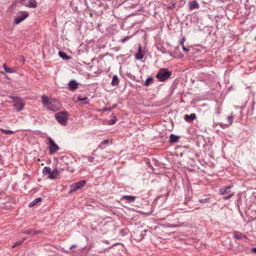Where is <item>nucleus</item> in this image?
<instances>
[{
	"label": "nucleus",
	"instance_id": "nucleus-1",
	"mask_svg": "<svg viewBox=\"0 0 256 256\" xmlns=\"http://www.w3.org/2000/svg\"><path fill=\"white\" fill-rule=\"evenodd\" d=\"M172 72L168 70L166 68H160L158 72L156 78L160 82H164L168 80L172 75Z\"/></svg>",
	"mask_w": 256,
	"mask_h": 256
},
{
	"label": "nucleus",
	"instance_id": "nucleus-2",
	"mask_svg": "<svg viewBox=\"0 0 256 256\" xmlns=\"http://www.w3.org/2000/svg\"><path fill=\"white\" fill-rule=\"evenodd\" d=\"M68 114L66 111L59 112L55 114L57 121L62 125L66 126L68 123Z\"/></svg>",
	"mask_w": 256,
	"mask_h": 256
},
{
	"label": "nucleus",
	"instance_id": "nucleus-3",
	"mask_svg": "<svg viewBox=\"0 0 256 256\" xmlns=\"http://www.w3.org/2000/svg\"><path fill=\"white\" fill-rule=\"evenodd\" d=\"M14 108L17 112H20L24 109V102L22 98L18 96L12 97Z\"/></svg>",
	"mask_w": 256,
	"mask_h": 256
},
{
	"label": "nucleus",
	"instance_id": "nucleus-4",
	"mask_svg": "<svg viewBox=\"0 0 256 256\" xmlns=\"http://www.w3.org/2000/svg\"><path fill=\"white\" fill-rule=\"evenodd\" d=\"M28 16V14L27 12H18L16 16L14 18V22L15 24H18L24 20Z\"/></svg>",
	"mask_w": 256,
	"mask_h": 256
},
{
	"label": "nucleus",
	"instance_id": "nucleus-5",
	"mask_svg": "<svg viewBox=\"0 0 256 256\" xmlns=\"http://www.w3.org/2000/svg\"><path fill=\"white\" fill-rule=\"evenodd\" d=\"M48 140L50 143L49 152L50 154H53L59 150V146L54 142V140L51 138H48Z\"/></svg>",
	"mask_w": 256,
	"mask_h": 256
},
{
	"label": "nucleus",
	"instance_id": "nucleus-6",
	"mask_svg": "<svg viewBox=\"0 0 256 256\" xmlns=\"http://www.w3.org/2000/svg\"><path fill=\"white\" fill-rule=\"evenodd\" d=\"M60 174V172L57 168H55L52 171L51 170L50 176L48 178L50 180H54L58 178Z\"/></svg>",
	"mask_w": 256,
	"mask_h": 256
},
{
	"label": "nucleus",
	"instance_id": "nucleus-7",
	"mask_svg": "<svg viewBox=\"0 0 256 256\" xmlns=\"http://www.w3.org/2000/svg\"><path fill=\"white\" fill-rule=\"evenodd\" d=\"M233 236L235 239L238 240H242L246 238V236L245 234L238 231H234L233 232Z\"/></svg>",
	"mask_w": 256,
	"mask_h": 256
},
{
	"label": "nucleus",
	"instance_id": "nucleus-8",
	"mask_svg": "<svg viewBox=\"0 0 256 256\" xmlns=\"http://www.w3.org/2000/svg\"><path fill=\"white\" fill-rule=\"evenodd\" d=\"M78 88V83L75 80H72L68 84V88L71 91H74Z\"/></svg>",
	"mask_w": 256,
	"mask_h": 256
},
{
	"label": "nucleus",
	"instance_id": "nucleus-9",
	"mask_svg": "<svg viewBox=\"0 0 256 256\" xmlns=\"http://www.w3.org/2000/svg\"><path fill=\"white\" fill-rule=\"evenodd\" d=\"M179 51L180 47L177 46L174 49V54H170L174 58H180L182 56V54L180 52H179Z\"/></svg>",
	"mask_w": 256,
	"mask_h": 256
},
{
	"label": "nucleus",
	"instance_id": "nucleus-10",
	"mask_svg": "<svg viewBox=\"0 0 256 256\" xmlns=\"http://www.w3.org/2000/svg\"><path fill=\"white\" fill-rule=\"evenodd\" d=\"M144 55V54L142 52V46L140 45L138 48V52L135 54V58L138 60H140L143 58Z\"/></svg>",
	"mask_w": 256,
	"mask_h": 256
},
{
	"label": "nucleus",
	"instance_id": "nucleus-11",
	"mask_svg": "<svg viewBox=\"0 0 256 256\" xmlns=\"http://www.w3.org/2000/svg\"><path fill=\"white\" fill-rule=\"evenodd\" d=\"M196 118V114L194 113H192L190 114H185L184 120L187 122L193 121Z\"/></svg>",
	"mask_w": 256,
	"mask_h": 256
},
{
	"label": "nucleus",
	"instance_id": "nucleus-12",
	"mask_svg": "<svg viewBox=\"0 0 256 256\" xmlns=\"http://www.w3.org/2000/svg\"><path fill=\"white\" fill-rule=\"evenodd\" d=\"M56 102V99L52 100L48 104L45 106V108L50 110H52V111L56 110V108L54 106V104H53V102Z\"/></svg>",
	"mask_w": 256,
	"mask_h": 256
},
{
	"label": "nucleus",
	"instance_id": "nucleus-13",
	"mask_svg": "<svg viewBox=\"0 0 256 256\" xmlns=\"http://www.w3.org/2000/svg\"><path fill=\"white\" fill-rule=\"evenodd\" d=\"M232 188V186H223L220 190V194L222 196L225 195L226 194L230 192L228 190Z\"/></svg>",
	"mask_w": 256,
	"mask_h": 256
},
{
	"label": "nucleus",
	"instance_id": "nucleus-14",
	"mask_svg": "<svg viewBox=\"0 0 256 256\" xmlns=\"http://www.w3.org/2000/svg\"><path fill=\"white\" fill-rule=\"evenodd\" d=\"M199 6V4L196 0H192L190 2L188 8L190 10H192L194 8H198Z\"/></svg>",
	"mask_w": 256,
	"mask_h": 256
},
{
	"label": "nucleus",
	"instance_id": "nucleus-15",
	"mask_svg": "<svg viewBox=\"0 0 256 256\" xmlns=\"http://www.w3.org/2000/svg\"><path fill=\"white\" fill-rule=\"evenodd\" d=\"M136 196H124L121 200H125L128 202H132L136 200Z\"/></svg>",
	"mask_w": 256,
	"mask_h": 256
},
{
	"label": "nucleus",
	"instance_id": "nucleus-16",
	"mask_svg": "<svg viewBox=\"0 0 256 256\" xmlns=\"http://www.w3.org/2000/svg\"><path fill=\"white\" fill-rule=\"evenodd\" d=\"M41 232H42L40 230H28L24 232L23 233L26 234H30V235L33 236L34 234H40Z\"/></svg>",
	"mask_w": 256,
	"mask_h": 256
},
{
	"label": "nucleus",
	"instance_id": "nucleus-17",
	"mask_svg": "<svg viewBox=\"0 0 256 256\" xmlns=\"http://www.w3.org/2000/svg\"><path fill=\"white\" fill-rule=\"evenodd\" d=\"M28 7L31 8H34L36 7L38 4L36 0H28Z\"/></svg>",
	"mask_w": 256,
	"mask_h": 256
},
{
	"label": "nucleus",
	"instance_id": "nucleus-18",
	"mask_svg": "<svg viewBox=\"0 0 256 256\" xmlns=\"http://www.w3.org/2000/svg\"><path fill=\"white\" fill-rule=\"evenodd\" d=\"M112 118L109 120L108 122V125H113L116 124V118L114 113H112L110 116Z\"/></svg>",
	"mask_w": 256,
	"mask_h": 256
},
{
	"label": "nucleus",
	"instance_id": "nucleus-19",
	"mask_svg": "<svg viewBox=\"0 0 256 256\" xmlns=\"http://www.w3.org/2000/svg\"><path fill=\"white\" fill-rule=\"evenodd\" d=\"M86 184V181L84 180H80L77 182H76L75 184L76 185V188L78 190L82 188Z\"/></svg>",
	"mask_w": 256,
	"mask_h": 256
},
{
	"label": "nucleus",
	"instance_id": "nucleus-20",
	"mask_svg": "<svg viewBox=\"0 0 256 256\" xmlns=\"http://www.w3.org/2000/svg\"><path fill=\"white\" fill-rule=\"evenodd\" d=\"M50 102L48 96L43 95L42 98V102L44 106L45 107Z\"/></svg>",
	"mask_w": 256,
	"mask_h": 256
},
{
	"label": "nucleus",
	"instance_id": "nucleus-21",
	"mask_svg": "<svg viewBox=\"0 0 256 256\" xmlns=\"http://www.w3.org/2000/svg\"><path fill=\"white\" fill-rule=\"evenodd\" d=\"M179 138L174 134H171L170 136V142L172 143L178 142Z\"/></svg>",
	"mask_w": 256,
	"mask_h": 256
},
{
	"label": "nucleus",
	"instance_id": "nucleus-22",
	"mask_svg": "<svg viewBox=\"0 0 256 256\" xmlns=\"http://www.w3.org/2000/svg\"><path fill=\"white\" fill-rule=\"evenodd\" d=\"M119 80L116 75H114L112 81V84L114 86H117L118 84Z\"/></svg>",
	"mask_w": 256,
	"mask_h": 256
},
{
	"label": "nucleus",
	"instance_id": "nucleus-23",
	"mask_svg": "<svg viewBox=\"0 0 256 256\" xmlns=\"http://www.w3.org/2000/svg\"><path fill=\"white\" fill-rule=\"evenodd\" d=\"M51 172V168L49 166H45L42 170V173L44 175H48L50 176V174Z\"/></svg>",
	"mask_w": 256,
	"mask_h": 256
},
{
	"label": "nucleus",
	"instance_id": "nucleus-24",
	"mask_svg": "<svg viewBox=\"0 0 256 256\" xmlns=\"http://www.w3.org/2000/svg\"><path fill=\"white\" fill-rule=\"evenodd\" d=\"M42 201V198H38L32 201L28 205L30 207H32L35 206L36 204Z\"/></svg>",
	"mask_w": 256,
	"mask_h": 256
},
{
	"label": "nucleus",
	"instance_id": "nucleus-25",
	"mask_svg": "<svg viewBox=\"0 0 256 256\" xmlns=\"http://www.w3.org/2000/svg\"><path fill=\"white\" fill-rule=\"evenodd\" d=\"M58 54H59L60 56V58H63L64 60H68L70 59V56H68L66 53H65L63 52L60 51L58 52Z\"/></svg>",
	"mask_w": 256,
	"mask_h": 256
},
{
	"label": "nucleus",
	"instance_id": "nucleus-26",
	"mask_svg": "<svg viewBox=\"0 0 256 256\" xmlns=\"http://www.w3.org/2000/svg\"><path fill=\"white\" fill-rule=\"evenodd\" d=\"M109 140H105L101 142L100 144L98 146L97 150L98 148L103 149L104 148L103 146L104 145H107L109 143Z\"/></svg>",
	"mask_w": 256,
	"mask_h": 256
},
{
	"label": "nucleus",
	"instance_id": "nucleus-27",
	"mask_svg": "<svg viewBox=\"0 0 256 256\" xmlns=\"http://www.w3.org/2000/svg\"><path fill=\"white\" fill-rule=\"evenodd\" d=\"M154 79L152 77H149L147 78L144 82V86H148L150 84H152L154 82Z\"/></svg>",
	"mask_w": 256,
	"mask_h": 256
},
{
	"label": "nucleus",
	"instance_id": "nucleus-28",
	"mask_svg": "<svg viewBox=\"0 0 256 256\" xmlns=\"http://www.w3.org/2000/svg\"><path fill=\"white\" fill-rule=\"evenodd\" d=\"M26 240V238H23L22 240L16 242L12 246V248H14L16 246L22 244L24 241Z\"/></svg>",
	"mask_w": 256,
	"mask_h": 256
},
{
	"label": "nucleus",
	"instance_id": "nucleus-29",
	"mask_svg": "<svg viewBox=\"0 0 256 256\" xmlns=\"http://www.w3.org/2000/svg\"><path fill=\"white\" fill-rule=\"evenodd\" d=\"M78 190V188L76 186V185L75 183H74L72 185L70 186V190L69 192V193H72L73 192H76V190Z\"/></svg>",
	"mask_w": 256,
	"mask_h": 256
},
{
	"label": "nucleus",
	"instance_id": "nucleus-30",
	"mask_svg": "<svg viewBox=\"0 0 256 256\" xmlns=\"http://www.w3.org/2000/svg\"><path fill=\"white\" fill-rule=\"evenodd\" d=\"M138 234H139L138 231H137L136 232H134V235H133V237L137 241H140L144 238L143 236H140V238H138Z\"/></svg>",
	"mask_w": 256,
	"mask_h": 256
},
{
	"label": "nucleus",
	"instance_id": "nucleus-31",
	"mask_svg": "<svg viewBox=\"0 0 256 256\" xmlns=\"http://www.w3.org/2000/svg\"><path fill=\"white\" fill-rule=\"evenodd\" d=\"M2 66L4 69L5 72L7 73L11 74L14 72V71L9 68L6 64H4Z\"/></svg>",
	"mask_w": 256,
	"mask_h": 256
},
{
	"label": "nucleus",
	"instance_id": "nucleus-32",
	"mask_svg": "<svg viewBox=\"0 0 256 256\" xmlns=\"http://www.w3.org/2000/svg\"><path fill=\"white\" fill-rule=\"evenodd\" d=\"M0 131L4 134H13L14 133V131L10 130H6L2 128L0 129Z\"/></svg>",
	"mask_w": 256,
	"mask_h": 256
},
{
	"label": "nucleus",
	"instance_id": "nucleus-33",
	"mask_svg": "<svg viewBox=\"0 0 256 256\" xmlns=\"http://www.w3.org/2000/svg\"><path fill=\"white\" fill-rule=\"evenodd\" d=\"M234 116L232 114H230V116H228V124H226L228 126H230L233 122Z\"/></svg>",
	"mask_w": 256,
	"mask_h": 256
},
{
	"label": "nucleus",
	"instance_id": "nucleus-34",
	"mask_svg": "<svg viewBox=\"0 0 256 256\" xmlns=\"http://www.w3.org/2000/svg\"><path fill=\"white\" fill-rule=\"evenodd\" d=\"M210 201V198H201L198 200V202L200 203H208Z\"/></svg>",
	"mask_w": 256,
	"mask_h": 256
},
{
	"label": "nucleus",
	"instance_id": "nucleus-35",
	"mask_svg": "<svg viewBox=\"0 0 256 256\" xmlns=\"http://www.w3.org/2000/svg\"><path fill=\"white\" fill-rule=\"evenodd\" d=\"M78 99L80 101H85V102H84L85 104H87L88 103V102L86 100H88L87 97H84V98H80V97H78Z\"/></svg>",
	"mask_w": 256,
	"mask_h": 256
},
{
	"label": "nucleus",
	"instance_id": "nucleus-36",
	"mask_svg": "<svg viewBox=\"0 0 256 256\" xmlns=\"http://www.w3.org/2000/svg\"><path fill=\"white\" fill-rule=\"evenodd\" d=\"M234 195V193H232L228 196H224L223 197V199L224 200H227L230 199Z\"/></svg>",
	"mask_w": 256,
	"mask_h": 256
},
{
	"label": "nucleus",
	"instance_id": "nucleus-37",
	"mask_svg": "<svg viewBox=\"0 0 256 256\" xmlns=\"http://www.w3.org/2000/svg\"><path fill=\"white\" fill-rule=\"evenodd\" d=\"M132 38V36H128L121 40V42L124 43Z\"/></svg>",
	"mask_w": 256,
	"mask_h": 256
},
{
	"label": "nucleus",
	"instance_id": "nucleus-38",
	"mask_svg": "<svg viewBox=\"0 0 256 256\" xmlns=\"http://www.w3.org/2000/svg\"><path fill=\"white\" fill-rule=\"evenodd\" d=\"M88 160L90 162H95L94 158L92 156H88L87 157Z\"/></svg>",
	"mask_w": 256,
	"mask_h": 256
},
{
	"label": "nucleus",
	"instance_id": "nucleus-39",
	"mask_svg": "<svg viewBox=\"0 0 256 256\" xmlns=\"http://www.w3.org/2000/svg\"><path fill=\"white\" fill-rule=\"evenodd\" d=\"M20 2L22 4L27 6L28 1V0H20Z\"/></svg>",
	"mask_w": 256,
	"mask_h": 256
},
{
	"label": "nucleus",
	"instance_id": "nucleus-40",
	"mask_svg": "<svg viewBox=\"0 0 256 256\" xmlns=\"http://www.w3.org/2000/svg\"><path fill=\"white\" fill-rule=\"evenodd\" d=\"M19 60L20 62H22V63H24L25 62V58H24V57L23 56H22V55L20 56H19Z\"/></svg>",
	"mask_w": 256,
	"mask_h": 256
},
{
	"label": "nucleus",
	"instance_id": "nucleus-41",
	"mask_svg": "<svg viewBox=\"0 0 256 256\" xmlns=\"http://www.w3.org/2000/svg\"><path fill=\"white\" fill-rule=\"evenodd\" d=\"M186 40V38L184 37H182L180 40V45L182 46H184V42Z\"/></svg>",
	"mask_w": 256,
	"mask_h": 256
},
{
	"label": "nucleus",
	"instance_id": "nucleus-42",
	"mask_svg": "<svg viewBox=\"0 0 256 256\" xmlns=\"http://www.w3.org/2000/svg\"><path fill=\"white\" fill-rule=\"evenodd\" d=\"M102 111L103 112H107V111H109V112H110L111 111V109H110V108H104L102 109Z\"/></svg>",
	"mask_w": 256,
	"mask_h": 256
},
{
	"label": "nucleus",
	"instance_id": "nucleus-43",
	"mask_svg": "<svg viewBox=\"0 0 256 256\" xmlns=\"http://www.w3.org/2000/svg\"><path fill=\"white\" fill-rule=\"evenodd\" d=\"M174 7H175V4H172V6H168L167 7V8H168V9H169V10H172V9H173Z\"/></svg>",
	"mask_w": 256,
	"mask_h": 256
},
{
	"label": "nucleus",
	"instance_id": "nucleus-44",
	"mask_svg": "<svg viewBox=\"0 0 256 256\" xmlns=\"http://www.w3.org/2000/svg\"><path fill=\"white\" fill-rule=\"evenodd\" d=\"M182 49H183V50H184V51H185L186 52H188L189 51V48H187L185 47L184 45V46H182Z\"/></svg>",
	"mask_w": 256,
	"mask_h": 256
},
{
	"label": "nucleus",
	"instance_id": "nucleus-45",
	"mask_svg": "<svg viewBox=\"0 0 256 256\" xmlns=\"http://www.w3.org/2000/svg\"><path fill=\"white\" fill-rule=\"evenodd\" d=\"M117 106V104H114V105L112 106V107H110V109H111V110L115 108H116Z\"/></svg>",
	"mask_w": 256,
	"mask_h": 256
},
{
	"label": "nucleus",
	"instance_id": "nucleus-46",
	"mask_svg": "<svg viewBox=\"0 0 256 256\" xmlns=\"http://www.w3.org/2000/svg\"><path fill=\"white\" fill-rule=\"evenodd\" d=\"M252 252L256 254V248H252Z\"/></svg>",
	"mask_w": 256,
	"mask_h": 256
},
{
	"label": "nucleus",
	"instance_id": "nucleus-47",
	"mask_svg": "<svg viewBox=\"0 0 256 256\" xmlns=\"http://www.w3.org/2000/svg\"><path fill=\"white\" fill-rule=\"evenodd\" d=\"M76 248V246L75 245L72 246H71L70 248Z\"/></svg>",
	"mask_w": 256,
	"mask_h": 256
},
{
	"label": "nucleus",
	"instance_id": "nucleus-48",
	"mask_svg": "<svg viewBox=\"0 0 256 256\" xmlns=\"http://www.w3.org/2000/svg\"><path fill=\"white\" fill-rule=\"evenodd\" d=\"M94 152L92 153V156H94Z\"/></svg>",
	"mask_w": 256,
	"mask_h": 256
},
{
	"label": "nucleus",
	"instance_id": "nucleus-49",
	"mask_svg": "<svg viewBox=\"0 0 256 256\" xmlns=\"http://www.w3.org/2000/svg\"><path fill=\"white\" fill-rule=\"evenodd\" d=\"M255 39H256V38H255Z\"/></svg>",
	"mask_w": 256,
	"mask_h": 256
}]
</instances>
